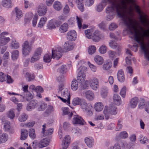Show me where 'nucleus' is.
I'll use <instances>...</instances> for the list:
<instances>
[{
	"mask_svg": "<svg viewBox=\"0 0 149 149\" xmlns=\"http://www.w3.org/2000/svg\"><path fill=\"white\" fill-rule=\"evenodd\" d=\"M84 141L87 146L89 148L92 147L94 143V139L91 136L86 137L84 139Z\"/></svg>",
	"mask_w": 149,
	"mask_h": 149,
	"instance_id": "nucleus-17",
	"label": "nucleus"
},
{
	"mask_svg": "<svg viewBox=\"0 0 149 149\" xmlns=\"http://www.w3.org/2000/svg\"><path fill=\"white\" fill-rule=\"evenodd\" d=\"M84 94L85 97L89 100H92L94 98V94L91 91H86L84 92Z\"/></svg>",
	"mask_w": 149,
	"mask_h": 149,
	"instance_id": "nucleus-16",
	"label": "nucleus"
},
{
	"mask_svg": "<svg viewBox=\"0 0 149 149\" xmlns=\"http://www.w3.org/2000/svg\"><path fill=\"white\" fill-rule=\"evenodd\" d=\"M72 123L73 124H84V121L83 118L78 115H75L73 118Z\"/></svg>",
	"mask_w": 149,
	"mask_h": 149,
	"instance_id": "nucleus-10",
	"label": "nucleus"
},
{
	"mask_svg": "<svg viewBox=\"0 0 149 149\" xmlns=\"http://www.w3.org/2000/svg\"><path fill=\"white\" fill-rule=\"evenodd\" d=\"M83 99L77 97L74 98L72 100V104L74 105H80Z\"/></svg>",
	"mask_w": 149,
	"mask_h": 149,
	"instance_id": "nucleus-34",
	"label": "nucleus"
},
{
	"mask_svg": "<svg viewBox=\"0 0 149 149\" xmlns=\"http://www.w3.org/2000/svg\"><path fill=\"white\" fill-rule=\"evenodd\" d=\"M29 132V136L31 138L33 139L36 138V134L34 129L32 128L30 129Z\"/></svg>",
	"mask_w": 149,
	"mask_h": 149,
	"instance_id": "nucleus-48",
	"label": "nucleus"
},
{
	"mask_svg": "<svg viewBox=\"0 0 149 149\" xmlns=\"http://www.w3.org/2000/svg\"><path fill=\"white\" fill-rule=\"evenodd\" d=\"M70 141V137L68 135H66L62 141L61 145L63 149H66Z\"/></svg>",
	"mask_w": 149,
	"mask_h": 149,
	"instance_id": "nucleus-12",
	"label": "nucleus"
},
{
	"mask_svg": "<svg viewBox=\"0 0 149 149\" xmlns=\"http://www.w3.org/2000/svg\"><path fill=\"white\" fill-rule=\"evenodd\" d=\"M127 5L132 6L133 10L137 14L141 23L147 27H149V18L137 3L136 0H125Z\"/></svg>",
	"mask_w": 149,
	"mask_h": 149,
	"instance_id": "nucleus-1",
	"label": "nucleus"
},
{
	"mask_svg": "<svg viewBox=\"0 0 149 149\" xmlns=\"http://www.w3.org/2000/svg\"><path fill=\"white\" fill-rule=\"evenodd\" d=\"M107 53L109 58L112 59L115 56L116 54L115 52L111 50L108 51Z\"/></svg>",
	"mask_w": 149,
	"mask_h": 149,
	"instance_id": "nucleus-54",
	"label": "nucleus"
},
{
	"mask_svg": "<svg viewBox=\"0 0 149 149\" xmlns=\"http://www.w3.org/2000/svg\"><path fill=\"white\" fill-rule=\"evenodd\" d=\"M126 87L125 86L123 87L121 89L120 94L122 97H125L126 93Z\"/></svg>",
	"mask_w": 149,
	"mask_h": 149,
	"instance_id": "nucleus-61",
	"label": "nucleus"
},
{
	"mask_svg": "<svg viewBox=\"0 0 149 149\" xmlns=\"http://www.w3.org/2000/svg\"><path fill=\"white\" fill-rule=\"evenodd\" d=\"M58 98L60 99L63 102L67 104L68 105L70 104V98L68 97H62L59 96H57Z\"/></svg>",
	"mask_w": 149,
	"mask_h": 149,
	"instance_id": "nucleus-38",
	"label": "nucleus"
},
{
	"mask_svg": "<svg viewBox=\"0 0 149 149\" xmlns=\"http://www.w3.org/2000/svg\"><path fill=\"white\" fill-rule=\"evenodd\" d=\"M93 32L92 29H87L85 31V34L86 37L88 39H91L93 36L92 33Z\"/></svg>",
	"mask_w": 149,
	"mask_h": 149,
	"instance_id": "nucleus-37",
	"label": "nucleus"
},
{
	"mask_svg": "<svg viewBox=\"0 0 149 149\" xmlns=\"http://www.w3.org/2000/svg\"><path fill=\"white\" fill-rule=\"evenodd\" d=\"M101 36L98 31H96L93 34L91 39L95 42H99L101 39Z\"/></svg>",
	"mask_w": 149,
	"mask_h": 149,
	"instance_id": "nucleus-15",
	"label": "nucleus"
},
{
	"mask_svg": "<svg viewBox=\"0 0 149 149\" xmlns=\"http://www.w3.org/2000/svg\"><path fill=\"white\" fill-rule=\"evenodd\" d=\"M63 52V50L61 47L57 48L55 50L53 49L52 51V58L56 60L59 59L61 57Z\"/></svg>",
	"mask_w": 149,
	"mask_h": 149,
	"instance_id": "nucleus-7",
	"label": "nucleus"
},
{
	"mask_svg": "<svg viewBox=\"0 0 149 149\" xmlns=\"http://www.w3.org/2000/svg\"><path fill=\"white\" fill-rule=\"evenodd\" d=\"M21 139L24 140L26 139L28 136V131L25 129H22L21 130Z\"/></svg>",
	"mask_w": 149,
	"mask_h": 149,
	"instance_id": "nucleus-27",
	"label": "nucleus"
},
{
	"mask_svg": "<svg viewBox=\"0 0 149 149\" xmlns=\"http://www.w3.org/2000/svg\"><path fill=\"white\" fill-rule=\"evenodd\" d=\"M112 63L111 62H108L104 64L103 65V69L105 70H109L112 66Z\"/></svg>",
	"mask_w": 149,
	"mask_h": 149,
	"instance_id": "nucleus-42",
	"label": "nucleus"
},
{
	"mask_svg": "<svg viewBox=\"0 0 149 149\" xmlns=\"http://www.w3.org/2000/svg\"><path fill=\"white\" fill-rule=\"evenodd\" d=\"M79 87L78 82L77 80L73 79L71 82V88L73 91H76L77 90Z\"/></svg>",
	"mask_w": 149,
	"mask_h": 149,
	"instance_id": "nucleus-25",
	"label": "nucleus"
},
{
	"mask_svg": "<svg viewBox=\"0 0 149 149\" xmlns=\"http://www.w3.org/2000/svg\"><path fill=\"white\" fill-rule=\"evenodd\" d=\"M8 34V33L7 32H4L0 34V46L4 45L10 41V39L9 38L5 36Z\"/></svg>",
	"mask_w": 149,
	"mask_h": 149,
	"instance_id": "nucleus-6",
	"label": "nucleus"
},
{
	"mask_svg": "<svg viewBox=\"0 0 149 149\" xmlns=\"http://www.w3.org/2000/svg\"><path fill=\"white\" fill-rule=\"evenodd\" d=\"M88 85H89V81L88 80H86L84 83L81 84V89L83 90L87 89L88 87Z\"/></svg>",
	"mask_w": 149,
	"mask_h": 149,
	"instance_id": "nucleus-52",
	"label": "nucleus"
},
{
	"mask_svg": "<svg viewBox=\"0 0 149 149\" xmlns=\"http://www.w3.org/2000/svg\"><path fill=\"white\" fill-rule=\"evenodd\" d=\"M53 7L56 10H59L62 9V6L59 2L56 1L54 4Z\"/></svg>",
	"mask_w": 149,
	"mask_h": 149,
	"instance_id": "nucleus-33",
	"label": "nucleus"
},
{
	"mask_svg": "<svg viewBox=\"0 0 149 149\" xmlns=\"http://www.w3.org/2000/svg\"><path fill=\"white\" fill-rule=\"evenodd\" d=\"M86 79L85 74H82L81 73H79L77 77V80L82 83Z\"/></svg>",
	"mask_w": 149,
	"mask_h": 149,
	"instance_id": "nucleus-31",
	"label": "nucleus"
},
{
	"mask_svg": "<svg viewBox=\"0 0 149 149\" xmlns=\"http://www.w3.org/2000/svg\"><path fill=\"white\" fill-rule=\"evenodd\" d=\"M42 52V50L41 48L39 47L36 49L34 54L38 56V57L40 58L41 54Z\"/></svg>",
	"mask_w": 149,
	"mask_h": 149,
	"instance_id": "nucleus-51",
	"label": "nucleus"
},
{
	"mask_svg": "<svg viewBox=\"0 0 149 149\" xmlns=\"http://www.w3.org/2000/svg\"><path fill=\"white\" fill-rule=\"evenodd\" d=\"M16 16V20H18L23 16L21 10H19L17 8L15 9Z\"/></svg>",
	"mask_w": 149,
	"mask_h": 149,
	"instance_id": "nucleus-30",
	"label": "nucleus"
},
{
	"mask_svg": "<svg viewBox=\"0 0 149 149\" xmlns=\"http://www.w3.org/2000/svg\"><path fill=\"white\" fill-rule=\"evenodd\" d=\"M47 7L43 4H40L38 8V12L39 16L44 15L46 13Z\"/></svg>",
	"mask_w": 149,
	"mask_h": 149,
	"instance_id": "nucleus-13",
	"label": "nucleus"
},
{
	"mask_svg": "<svg viewBox=\"0 0 149 149\" xmlns=\"http://www.w3.org/2000/svg\"><path fill=\"white\" fill-rule=\"evenodd\" d=\"M11 0H3L2 2V5L4 7L8 8L11 5Z\"/></svg>",
	"mask_w": 149,
	"mask_h": 149,
	"instance_id": "nucleus-40",
	"label": "nucleus"
},
{
	"mask_svg": "<svg viewBox=\"0 0 149 149\" xmlns=\"http://www.w3.org/2000/svg\"><path fill=\"white\" fill-rule=\"evenodd\" d=\"M6 75L3 73L0 72V81L1 82H3L6 80Z\"/></svg>",
	"mask_w": 149,
	"mask_h": 149,
	"instance_id": "nucleus-55",
	"label": "nucleus"
},
{
	"mask_svg": "<svg viewBox=\"0 0 149 149\" xmlns=\"http://www.w3.org/2000/svg\"><path fill=\"white\" fill-rule=\"evenodd\" d=\"M110 47L113 49H116L118 45L116 42L113 40H111L109 43Z\"/></svg>",
	"mask_w": 149,
	"mask_h": 149,
	"instance_id": "nucleus-43",
	"label": "nucleus"
},
{
	"mask_svg": "<svg viewBox=\"0 0 149 149\" xmlns=\"http://www.w3.org/2000/svg\"><path fill=\"white\" fill-rule=\"evenodd\" d=\"M19 52L18 50H15L13 51L12 53V58L13 60H16L18 58Z\"/></svg>",
	"mask_w": 149,
	"mask_h": 149,
	"instance_id": "nucleus-35",
	"label": "nucleus"
},
{
	"mask_svg": "<svg viewBox=\"0 0 149 149\" xmlns=\"http://www.w3.org/2000/svg\"><path fill=\"white\" fill-rule=\"evenodd\" d=\"M88 81H89V85L92 89L96 91L98 88L99 81L97 78L93 77Z\"/></svg>",
	"mask_w": 149,
	"mask_h": 149,
	"instance_id": "nucleus-5",
	"label": "nucleus"
},
{
	"mask_svg": "<svg viewBox=\"0 0 149 149\" xmlns=\"http://www.w3.org/2000/svg\"><path fill=\"white\" fill-rule=\"evenodd\" d=\"M34 96V94L33 93H31L29 92H28L26 94L25 98L28 101H29L31 99L33 98Z\"/></svg>",
	"mask_w": 149,
	"mask_h": 149,
	"instance_id": "nucleus-56",
	"label": "nucleus"
},
{
	"mask_svg": "<svg viewBox=\"0 0 149 149\" xmlns=\"http://www.w3.org/2000/svg\"><path fill=\"white\" fill-rule=\"evenodd\" d=\"M94 60L95 63L99 65H102L104 62L103 58L99 55H96L95 56Z\"/></svg>",
	"mask_w": 149,
	"mask_h": 149,
	"instance_id": "nucleus-24",
	"label": "nucleus"
},
{
	"mask_svg": "<svg viewBox=\"0 0 149 149\" xmlns=\"http://www.w3.org/2000/svg\"><path fill=\"white\" fill-rule=\"evenodd\" d=\"M79 73H81L82 74H85L84 72L87 71L86 67L81 66L78 69Z\"/></svg>",
	"mask_w": 149,
	"mask_h": 149,
	"instance_id": "nucleus-60",
	"label": "nucleus"
},
{
	"mask_svg": "<svg viewBox=\"0 0 149 149\" xmlns=\"http://www.w3.org/2000/svg\"><path fill=\"white\" fill-rule=\"evenodd\" d=\"M11 46L12 48L17 49L19 47V44L15 40H14L11 43Z\"/></svg>",
	"mask_w": 149,
	"mask_h": 149,
	"instance_id": "nucleus-57",
	"label": "nucleus"
},
{
	"mask_svg": "<svg viewBox=\"0 0 149 149\" xmlns=\"http://www.w3.org/2000/svg\"><path fill=\"white\" fill-rule=\"evenodd\" d=\"M76 32L74 30L70 31L67 34V39L71 41L75 40L76 38Z\"/></svg>",
	"mask_w": 149,
	"mask_h": 149,
	"instance_id": "nucleus-14",
	"label": "nucleus"
},
{
	"mask_svg": "<svg viewBox=\"0 0 149 149\" xmlns=\"http://www.w3.org/2000/svg\"><path fill=\"white\" fill-rule=\"evenodd\" d=\"M139 99L137 97L132 98L130 101V106L131 108H134L136 107L138 103Z\"/></svg>",
	"mask_w": 149,
	"mask_h": 149,
	"instance_id": "nucleus-22",
	"label": "nucleus"
},
{
	"mask_svg": "<svg viewBox=\"0 0 149 149\" xmlns=\"http://www.w3.org/2000/svg\"><path fill=\"white\" fill-rule=\"evenodd\" d=\"M40 58L38 57V56L33 54L31 58L30 62L31 63H34L38 61Z\"/></svg>",
	"mask_w": 149,
	"mask_h": 149,
	"instance_id": "nucleus-50",
	"label": "nucleus"
},
{
	"mask_svg": "<svg viewBox=\"0 0 149 149\" xmlns=\"http://www.w3.org/2000/svg\"><path fill=\"white\" fill-rule=\"evenodd\" d=\"M117 77L118 81L120 82H123L124 81V74L122 70H120L118 71Z\"/></svg>",
	"mask_w": 149,
	"mask_h": 149,
	"instance_id": "nucleus-23",
	"label": "nucleus"
},
{
	"mask_svg": "<svg viewBox=\"0 0 149 149\" xmlns=\"http://www.w3.org/2000/svg\"><path fill=\"white\" fill-rule=\"evenodd\" d=\"M47 20V18L46 17H42L38 25V26L40 28H42L45 24Z\"/></svg>",
	"mask_w": 149,
	"mask_h": 149,
	"instance_id": "nucleus-29",
	"label": "nucleus"
},
{
	"mask_svg": "<svg viewBox=\"0 0 149 149\" xmlns=\"http://www.w3.org/2000/svg\"><path fill=\"white\" fill-rule=\"evenodd\" d=\"M139 140L141 143L144 144L148 142V140L146 137H143L141 135L139 137Z\"/></svg>",
	"mask_w": 149,
	"mask_h": 149,
	"instance_id": "nucleus-46",
	"label": "nucleus"
},
{
	"mask_svg": "<svg viewBox=\"0 0 149 149\" xmlns=\"http://www.w3.org/2000/svg\"><path fill=\"white\" fill-rule=\"evenodd\" d=\"M51 58L50 55L48 54H46L44 56V60L45 62H49L51 61Z\"/></svg>",
	"mask_w": 149,
	"mask_h": 149,
	"instance_id": "nucleus-59",
	"label": "nucleus"
},
{
	"mask_svg": "<svg viewBox=\"0 0 149 149\" xmlns=\"http://www.w3.org/2000/svg\"><path fill=\"white\" fill-rule=\"evenodd\" d=\"M104 105L101 102H97L95 103L94 108L95 110L97 112L101 111L103 108Z\"/></svg>",
	"mask_w": 149,
	"mask_h": 149,
	"instance_id": "nucleus-20",
	"label": "nucleus"
},
{
	"mask_svg": "<svg viewBox=\"0 0 149 149\" xmlns=\"http://www.w3.org/2000/svg\"><path fill=\"white\" fill-rule=\"evenodd\" d=\"M107 51V47L105 45H102L99 49V52L101 54H104L106 53Z\"/></svg>",
	"mask_w": 149,
	"mask_h": 149,
	"instance_id": "nucleus-44",
	"label": "nucleus"
},
{
	"mask_svg": "<svg viewBox=\"0 0 149 149\" xmlns=\"http://www.w3.org/2000/svg\"><path fill=\"white\" fill-rule=\"evenodd\" d=\"M28 116L26 114L23 113L22 114L19 118V120L21 122H24L27 119Z\"/></svg>",
	"mask_w": 149,
	"mask_h": 149,
	"instance_id": "nucleus-45",
	"label": "nucleus"
},
{
	"mask_svg": "<svg viewBox=\"0 0 149 149\" xmlns=\"http://www.w3.org/2000/svg\"><path fill=\"white\" fill-rule=\"evenodd\" d=\"M118 26L117 24L115 23L112 22L111 23L109 27V29L111 31H113L117 28Z\"/></svg>",
	"mask_w": 149,
	"mask_h": 149,
	"instance_id": "nucleus-47",
	"label": "nucleus"
},
{
	"mask_svg": "<svg viewBox=\"0 0 149 149\" xmlns=\"http://www.w3.org/2000/svg\"><path fill=\"white\" fill-rule=\"evenodd\" d=\"M113 100L115 104L117 105H119L121 103V99L119 95L117 94L114 95Z\"/></svg>",
	"mask_w": 149,
	"mask_h": 149,
	"instance_id": "nucleus-26",
	"label": "nucleus"
},
{
	"mask_svg": "<svg viewBox=\"0 0 149 149\" xmlns=\"http://www.w3.org/2000/svg\"><path fill=\"white\" fill-rule=\"evenodd\" d=\"M15 114L14 112L12 110H10L8 113V116L10 119H13L15 117Z\"/></svg>",
	"mask_w": 149,
	"mask_h": 149,
	"instance_id": "nucleus-62",
	"label": "nucleus"
},
{
	"mask_svg": "<svg viewBox=\"0 0 149 149\" xmlns=\"http://www.w3.org/2000/svg\"><path fill=\"white\" fill-rule=\"evenodd\" d=\"M68 29V25L67 23H64L61 25L59 28V31L61 33L66 32Z\"/></svg>",
	"mask_w": 149,
	"mask_h": 149,
	"instance_id": "nucleus-32",
	"label": "nucleus"
},
{
	"mask_svg": "<svg viewBox=\"0 0 149 149\" xmlns=\"http://www.w3.org/2000/svg\"><path fill=\"white\" fill-rule=\"evenodd\" d=\"M88 63L92 71L94 72H95L97 70L96 66L92 64H91L89 62H88Z\"/></svg>",
	"mask_w": 149,
	"mask_h": 149,
	"instance_id": "nucleus-63",
	"label": "nucleus"
},
{
	"mask_svg": "<svg viewBox=\"0 0 149 149\" xmlns=\"http://www.w3.org/2000/svg\"><path fill=\"white\" fill-rule=\"evenodd\" d=\"M66 69V65H63L58 69L57 71L61 74H63Z\"/></svg>",
	"mask_w": 149,
	"mask_h": 149,
	"instance_id": "nucleus-49",
	"label": "nucleus"
},
{
	"mask_svg": "<svg viewBox=\"0 0 149 149\" xmlns=\"http://www.w3.org/2000/svg\"><path fill=\"white\" fill-rule=\"evenodd\" d=\"M33 14L31 13H28L26 14L24 19L25 24H28L30 22L33 16Z\"/></svg>",
	"mask_w": 149,
	"mask_h": 149,
	"instance_id": "nucleus-28",
	"label": "nucleus"
},
{
	"mask_svg": "<svg viewBox=\"0 0 149 149\" xmlns=\"http://www.w3.org/2000/svg\"><path fill=\"white\" fill-rule=\"evenodd\" d=\"M38 105V102L36 100H32L29 102L26 107V109L28 111L34 109Z\"/></svg>",
	"mask_w": 149,
	"mask_h": 149,
	"instance_id": "nucleus-11",
	"label": "nucleus"
},
{
	"mask_svg": "<svg viewBox=\"0 0 149 149\" xmlns=\"http://www.w3.org/2000/svg\"><path fill=\"white\" fill-rule=\"evenodd\" d=\"M96 50V48L94 45H91L89 46L88 49V52L90 54L95 53Z\"/></svg>",
	"mask_w": 149,
	"mask_h": 149,
	"instance_id": "nucleus-41",
	"label": "nucleus"
},
{
	"mask_svg": "<svg viewBox=\"0 0 149 149\" xmlns=\"http://www.w3.org/2000/svg\"><path fill=\"white\" fill-rule=\"evenodd\" d=\"M128 134L125 131L121 132L119 135L120 138L125 139L127 137Z\"/></svg>",
	"mask_w": 149,
	"mask_h": 149,
	"instance_id": "nucleus-53",
	"label": "nucleus"
},
{
	"mask_svg": "<svg viewBox=\"0 0 149 149\" xmlns=\"http://www.w3.org/2000/svg\"><path fill=\"white\" fill-rule=\"evenodd\" d=\"M42 127V132L44 136L51 135L53 132V129H49L46 130H45V128H46L45 124L43 125Z\"/></svg>",
	"mask_w": 149,
	"mask_h": 149,
	"instance_id": "nucleus-21",
	"label": "nucleus"
},
{
	"mask_svg": "<svg viewBox=\"0 0 149 149\" xmlns=\"http://www.w3.org/2000/svg\"><path fill=\"white\" fill-rule=\"evenodd\" d=\"M55 23L53 20L50 21L48 25V28L50 29L55 28Z\"/></svg>",
	"mask_w": 149,
	"mask_h": 149,
	"instance_id": "nucleus-58",
	"label": "nucleus"
},
{
	"mask_svg": "<svg viewBox=\"0 0 149 149\" xmlns=\"http://www.w3.org/2000/svg\"><path fill=\"white\" fill-rule=\"evenodd\" d=\"M81 108L86 112L90 111L92 108L91 105L89 103H87L86 101L83 99L80 105Z\"/></svg>",
	"mask_w": 149,
	"mask_h": 149,
	"instance_id": "nucleus-9",
	"label": "nucleus"
},
{
	"mask_svg": "<svg viewBox=\"0 0 149 149\" xmlns=\"http://www.w3.org/2000/svg\"><path fill=\"white\" fill-rule=\"evenodd\" d=\"M106 119H108L110 114L115 115L117 113L116 108L114 106L105 107L103 111Z\"/></svg>",
	"mask_w": 149,
	"mask_h": 149,
	"instance_id": "nucleus-2",
	"label": "nucleus"
},
{
	"mask_svg": "<svg viewBox=\"0 0 149 149\" xmlns=\"http://www.w3.org/2000/svg\"><path fill=\"white\" fill-rule=\"evenodd\" d=\"M32 47L28 41H24L22 45V52L25 56L29 55L31 52Z\"/></svg>",
	"mask_w": 149,
	"mask_h": 149,
	"instance_id": "nucleus-4",
	"label": "nucleus"
},
{
	"mask_svg": "<svg viewBox=\"0 0 149 149\" xmlns=\"http://www.w3.org/2000/svg\"><path fill=\"white\" fill-rule=\"evenodd\" d=\"M8 135L6 134H3L0 137V143H4L8 139Z\"/></svg>",
	"mask_w": 149,
	"mask_h": 149,
	"instance_id": "nucleus-36",
	"label": "nucleus"
},
{
	"mask_svg": "<svg viewBox=\"0 0 149 149\" xmlns=\"http://www.w3.org/2000/svg\"><path fill=\"white\" fill-rule=\"evenodd\" d=\"M2 124L3 125V129L5 131L9 132L10 133H13L14 132V129L11 128L10 126V122L5 120L4 118L1 119Z\"/></svg>",
	"mask_w": 149,
	"mask_h": 149,
	"instance_id": "nucleus-8",
	"label": "nucleus"
},
{
	"mask_svg": "<svg viewBox=\"0 0 149 149\" xmlns=\"http://www.w3.org/2000/svg\"><path fill=\"white\" fill-rule=\"evenodd\" d=\"M25 77L28 81H30L34 79L35 76L33 74H31L28 72H27L26 74Z\"/></svg>",
	"mask_w": 149,
	"mask_h": 149,
	"instance_id": "nucleus-39",
	"label": "nucleus"
},
{
	"mask_svg": "<svg viewBox=\"0 0 149 149\" xmlns=\"http://www.w3.org/2000/svg\"><path fill=\"white\" fill-rule=\"evenodd\" d=\"M49 141L47 138L43 139L40 141L37 145L39 148H41L45 147L49 145Z\"/></svg>",
	"mask_w": 149,
	"mask_h": 149,
	"instance_id": "nucleus-18",
	"label": "nucleus"
},
{
	"mask_svg": "<svg viewBox=\"0 0 149 149\" xmlns=\"http://www.w3.org/2000/svg\"><path fill=\"white\" fill-rule=\"evenodd\" d=\"M75 46V45L71 42H66L64 45V49L66 51L73 49Z\"/></svg>",
	"mask_w": 149,
	"mask_h": 149,
	"instance_id": "nucleus-19",
	"label": "nucleus"
},
{
	"mask_svg": "<svg viewBox=\"0 0 149 149\" xmlns=\"http://www.w3.org/2000/svg\"><path fill=\"white\" fill-rule=\"evenodd\" d=\"M64 84L61 83L59 85L58 94L60 95L62 97H68V98H70V92L68 89L66 88H63Z\"/></svg>",
	"mask_w": 149,
	"mask_h": 149,
	"instance_id": "nucleus-3",
	"label": "nucleus"
},
{
	"mask_svg": "<svg viewBox=\"0 0 149 149\" xmlns=\"http://www.w3.org/2000/svg\"><path fill=\"white\" fill-rule=\"evenodd\" d=\"M63 127L65 130H68L70 128V124L68 122H65L63 124Z\"/></svg>",
	"mask_w": 149,
	"mask_h": 149,
	"instance_id": "nucleus-64",
	"label": "nucleus"
}]
</instances>
